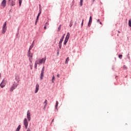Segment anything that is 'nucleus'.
<instances>
[{
    "instance_id": "25",
    "label": "nucleus",
    "mask_w": 131,
    "mask_h": 131,
    "mask_svg": "<svg viewBox=\"0 0 131 131\" xmlns=\"http://www.w3.org/2000/svg\"><path fill=\"white\" fill-rule=\"evenodd\" d=\"M37 65H38V63H37L36 61H35V68H37Z\"/></svg>"
},
{
    "instance_id": "47",
    "label": "nucleus",
    "mask_w": 131,
    "mask_h": 131,
    "mask_svg": "<svg viewBox=\"0 0 131 131\" xmlns=\"http://www.w3.org/2000/svg\"><path fill=\"white\" fill-rule=\"evenodd\" d=\"M129 58H130L129 56H128V59H129Z\"/></svg>"
},
{
    "instance_id": "23",
    "label": "nucleus",
    "mask_w": 131,
    "mask_h": 131,
    "mask_svg": "<svg viewBox=\"0 0 131 131\" xmlns=\"http://www.w3.org/2000/svg\"><path fill=\"white\" fill-rule=\"evenodd\" d=\"M128 25L130 27H131V20L129 19L128 21Z\"/></svg>"
},
{
    "instance_id": "49",
    "label": "nucleus",
    "mask_w": 131,
    "mask_h": 131,
    "mask_svg": "<svg viewBox=\"0 0 131 131\" xmlns=\"http://www.w3.org/2000/svg\"><path fill=\"white\" fill-rule=\"evenodd\" d=\"M0 78H1V73H0Z\"/></svg>"
},
{
    "instance_id": "8",
    "label": "nucleus",
    "mask_w": 131,
    "mask_h": 131,
    "mask_svg": "<svg viewBox=\"0 0 131 131\" xmlns=\"http://www.w3.org/2000/svg\"><path fill=\"white\" fill-rule=\"evenodd\" d=\"M24 125L25 126V127L27 129L28 127V120H27V118H25L24 120Z\"/></svg>"
},
{
    "instance_id": "48",
    "label": "nucleus",
    "mask_w": 131,
    "mask_h": 131,
    "mask_svg": "<svg viewBox=\"0 0 131 131\" xmlns=\"http://www.w3.org/2000/svg\"><path fill=\"white\" fill-rule=\"evenodd\" d=\"M10 1H11V0H8V2H10Z\"/></svg>"
},
{
    "instance_id": "34",
    "label": "nucleus",
    "mask_w": 131,
    "mask_h": 131,
    "mask_svg": "<svg viewBox=\"0 0 131 131\" xmlns=\"http://www.w3.org/2000/svg\"><path fill=\"white\" fill-rule=\"evenodd\" d=\"M30 67L31 70H32V64H30Z\"/></svg>"
},
{
    "instance_id": "2",
    "label": "nucleus",
    "mask_w": 131,
    "mask_h": 131,
    "mask_svg": "<svg viewBox=\"0 0 131 131\" xmlns=\"http://www.w3.org/2000/svg\"><path fill=\"white\" fill-rule=\"evenodd\" d=\"M46 60H47V58L45 57L42 59H37L36 62L38 65H40V64H45L46 63Z\"/></svg>"
},
{
    "instance_id": "18",
    "label": "nucleus",
    "mask_w": 131,
    "mask_h": 131,
    "mask_svg": "<svg viewBox=\"0 0 131 131\" xmlns=\"http://www.w3.org/2000/svg\"><path fill=\"white\" fill-rule=\"evenodd\" d=\"M83 3V0H80V6L81 7H82Z\"/></svg>"
},
{
    "instance_id": "14",
    "label": "nucleus",
    "mask_w": 131,
    "mask_h": 131,
    "mask_svg": "<svg viewBox=\"0 0 131 131\" xmlns=\"http://www.w3.org/2000/svg\"><path fill=\"white\" fill-rule=\"evenodd\" d=\"M92 21H93V18L92 17V16H90L89 24H88L89 27H91V24H92Z\"/></svg>"
},
{
    "instance_id": "38",
    "label": "nucleus",
    "mask_w": 131,
    "mask_h": 131,
    "mask_svg": "<svg viewBox=\"0 0 131 131\" xmlns=\"http://www.w3.org/2000/svg\"><path fill=\"white\" fill-rule=\"evenodd\" d=\"M26 131H31V130H30L29 128H28Z\"/></svg>"
},
{
    "instance_id": "44",
    "label": "nucleus",
    "mask_w": 131,
    "mask_h": 131,
    "mask_svg": "<svg viewBox=\"0 0 131 131\" xmlns=\"http://www.w3.org/2000/svg\"><path fill=\"white\" fill-rule=\"evenodd\" d=\"M33 43H34V41H33V43H32V45H33Z\"/></svg>"
},
{
    "instance_id": "27",
    "label": "nucleus",
    "mask_w": 131,
    "mask_h": 131,
    "mask_svg": "<svg viewBox=\"0 0 131 131\" xmlns=\"http://www.w3.org/2000/svg\"><path fill=\"white\" fill-rule=\"evenodd\" d=\"M72 25H73L72 22L71 21V22L70 23V25H69L70 27H72Z\"/></svg>"
},
{
    "instance_id": "43",
    "label": "nucleus",
    "mask_w": 131,
    "mask_h": 131,
    "mask_svg": "<svg viewBox=\"0 0 131 131\" xmlns=\"http://www.w3.org/2000/svg\"><path fill=\"white\" fill-rule=\"evenodd\" d=\"M68 63V62L67 61V60H66V64H67Z\"/></svg>"
},
{
    "instance_id": "37",
    "label": "nucleus",
    "mask_w": 131,
    "mask_h": 131,
    "mask_svg": "<svg viewBox=\"0 0 131 131\" xmlns=\"http://www.w3.org/2000/svg\"><path fill=\"white\" fill-rule=\"evenodd\" d=\"M44 29H45V30H46V29H47V26H45Z\"/></svg>"
},
{
    "instance_id": "30",
    "label": "nucleus",
    "mask_w": 131,
    "mask_h": 131,
    "mask_svg": "<svg viewBox=\"0 0 131 131\" xmlns=\"http://www.w3.org/2000/svg\"><path fill=\"white\" fill-rule=\"evenodd\" d=\"M48 25H49V23H46L45 26H48Z\"/></svg>"
},
{
    "instance_id": "36",
    "label": "nucleus",
    "mask_w": 131,
    "mask_h": 131,
    "mask_svg": "<svg viewBox=\"0 0 131 131\" xmlns=\"http://www.w3.org/2000/svg\"><path fill=\"white\" fill-rule=\"evenodd\" d=\"M66 61H69V57H68V58H67Z\"/></svg>"
},
{
    "instance_id": "5",
    "label": "nucleus",
    "mask_w": 131,
    "mask_h": 131,
    "mask_svg": "<svg viewBox=\"0 0 131 131\" xmlns=\"http://www.w3.org/2000/svg\"><path fill=\"white\" fill-rule=\"evenodd\" d=\"M27 118L28 121H30L31 120V113H30V111L28 110L27 112Z\"/></svg>"
},
{
    "instance_id": "50",
    "label": "nucleus",
    "mask_w": 131,
    "mask_h": 131,
    "mask_svg": "<svg viewBox=\"0 0 131 131\" xmlns=\"http://www.w3.org/2000/svg\"><path fill=\"white\" fill-rule=\"evenodd\" d=\"M93 2H95V0H93Z\"/></svg>"
},
{
    "instance_id": "15",
    "label": "nucleus",
    "mask_w": 131,
    "mask_h": 131,
    "mask_svg": "<svg viewBox=\"0 0 131 131\" xmlns=\"http://www.w3.org/2000/svg\"><path fill=\"white\" fill-rule=\"evenodd\" d=\"M20 129H21V125H19L15 130V131H20Z\"/></svg>"
},
{
    "instance_id": "9",
    "label": "nucleus",
    "mask_w": 131,
    "mask_h": 131,
    "mask_svg": "<svg viewBox=\"0 0 131 131\" xmlns=\"http://www.w3.org/2000/svg\"><path fill=\"white\" fill-rule=\"evenodd\" d=\"M28 57L29 58L30 62L32 63V61L31 60L32 59V54L30 53V51H28Z\"/></svg>"
},
{
    "instance_id": "11",
    "label": "nucleus",
    "mask_w": 131,
    "mask_h": 131,
    "mask_svg": "<svg viewBox=\"0 0 131 131\" xmlns=\"http://www.w3.org/2000/svg\"><path fill=\"white\" fill-rule=\"evenodd\" d=\"M39 90V84H36L35 86V94H37Z\"/></svg>"
},
{
    "instance_id": "45",
    "label": "nucleus",
    "mask_w": 131,
    "mask_h": 131,
    "mask_svg": "<svg viewBox=\"0 0 131 131\" xmlns=\"http://www.w3.org/2000/svg\"><path fill=\"white\" fill-rule=\"evenodd\" d=\"M76 24H77V23H76V22H75V25H76Z\"/></svg>"
},
{
    "instance_id": "22",
    "label": "nucleus",
    "mask_w": 131,
    "mask_h": 131,
    "mask_svg": "<svg viewBox=\"0 0 131 131\" xmlns=\"http://www.w3.org/2000/svg\"><path fill=\"white\" fill-rule=\"evenodd\" d=\"M44 104H45L46 106H47L48 105V100H45V101L44 102Z\"/></svg>"
},
{
    "instance_id": "31",
    "label": "nucleus",
    "mask_w": 131,
    "mask_h": 131,
    "mask_svg": "<svg viewBox=\"0 0 131 131\" xmlns=\"http://www.w3.org/2000/svg\"><path fill=\"white\" fill-rule=\"evenodd\" d=\"M81 26H83V19L82 20Z\"/></svg>"
},
{
    "instance_id": "6",
    "label": "nucleus",
    "mask_w": 131,
    "mask_h": 131,
    "mask_svg": "<svg viewBox=\"0 0 131 131\" xmlns=\"http://www.w3.org/2000/svg\"><path fill=\"white\" fill-rule=\"evenodd\" d=\"M44 74H45V67H43L42 70L41 71V74H40V80H42V79H43Z\"/></svg>"
},
{
    "instance_id": "42",
    "label": "nucleus",
    "mask_w": 131,
    "mask_h": 131,
    "mask_svg": "<svg viewBox=\"0 0 131 131\" xmlns=\"http://www.w3.org/2000/svg\"><path fill=\"white\" fill-rule=\"evenodd\" d=\"M99 24H100L101 25H102V22L99 21Z\"/></svg>"
},
{
    "instance_id": "10",
    "label": "nucleus",
    "mask_w": 131,
    "mask_h": 131,
    "mask_svg": "<svg viewBox=\"0 0 131 131\" xmlns=\"http://www.w3.org/2000/svg\"><path fill=\"white\" fill-rule=\"evenodd\" d=\"M6 6H7V1L3 0L1 3V6L3 8H6Z\"/></svg>"
},
{
    "instance_id": "16",
    "label": "nucleus",
    "mask_w": 131,
    "mask_h": 131,
    "mask_svg": "<svg viewBox=\"0 0 131 131\" xmlns=\"http://www.w3.org/2000/svg\"><path fill=\"white\" fill-rule=\"evenodd\" d=\"M15 0H12L11 1V6H12V7L15 6Z\"/></svg>"
},
{
    "instance_id": "12",
    "label": "nucleus",
    "mask_w": 131,
    "mask_h": 131,
    "mask_svg": "<svg viewBox=\"0 0 131 131\" xmlns=\"http://www.w3.org/2000/svg\"><path fill=\"white\" fill-rule=\"evenodd\" d=\"M15 79L16 81L15 82H17V84H19V82L20 81V77H19V76H16Z\"/></svg>"
},
{
    "instance_id": "46",
    "label": "nucleus",
    "mask_w": 131,
    "mask_h": 131,
    "mask_svg": "<svg viewBox=\"0 0 131 131\" xmlns=\"http://www.w3.org/2000/svg\"><path fill=\"white\" fill-rule=\"evenodd\" d=\"M53 121H54V119L52 120V122H53Z\"/></svg>"
},
{
    "instance_id": "7",
    "label": "nucleus",
    "mask_w": 131,
    "mask_h": 131,
    "mask_svg": "<svg viewBox=\"0 0 131 131\" xmlns=\"http://www.w3.org/2000/svg\"><path fill=\"white\" fill-rule=\"evenodd\" d=\"M6 83H7V81L5 79H3L0 84L1 88H2V89L5 88V86H6Z\"/></svg>"
},
{
    "instance_id": "40",
    "label": "nucleus",
    "mask_w": 131,
    "mask_h": 131,
    "mask_svg": "<svg viewBox=\"0 0 131 131\" xmlns=\"http://www.w3.org/2000/svg\"><path fill=\"white\" fill-rule=\"evenodd\" d=\"M59 76H60V75H59V74L57 75V77H59Z\"/></svg>"
},
{
    "instance_id": "29",
    "label": "nucleus",
    "mask_w": 131,
    "mask_h": 131,
    "mask_svg": "<svg viewBox=\"0 0 131 131\" xmlns=\"http://www.w3.org/2000/svg\"><path fill=\"white\" fill-rule=\"evenodd\" d=\"M40 14H41V11H40L39 12V13H38V16H40Z\"/></svg>"
},
{
    "instance_id": "3",
    "label": "nucleus",
    "mask_w": 131,
    "mask_h": 131,
    "mask_svg": "<svg viewBox=\"0 0 131 131\" xmlns=\"http://www.w3.org/2000/svg\"><path fill=\"white\" fill-rule=\"evenodd\" d=\"M7 32V21H5L2 27V34H5Z\"/></svg>"
},
{
    "instance_id": "1",
    "label": "nucleus",
    "mask_w": 131,
    "mask_h": 131,
    "mask_svg": "<svg viewBox=\"0 0 131 131\" xmlns=\"http://www.w3.org/2000/svg\"><path fill=\"white\" fill-rule=\"evenodd\" d=\"M18 85H19V84H18V82H16V81H14L12 85L10 88V92H12L14 91V90H16Z\"/></svg>"
},
{
    "instance_id": "21",
    "label": "nucleus",
    "mask_w": 131,
    "mask_h": 131,
    "mask_svg": "<svg viewBox=\"0 0 131 131\" xmlns=\"http://www.w3.org/2000/svg\"><path fill=\"white\" fill-rule=\"evenodd\" d=\"M33 48V45H32L30 46L29 51H30V50Z\"/></svg>"
},
{
    "instance_id": "28",
    "label": "nucleus",
    "mask_w": 131,
    "mask_h": 131,
    "mask_svg": "<svg viewBox=\"0 0 131 131\" xmlns=\"http://www.w3.org/2000/svg\"><path fill=\"white\" fill-rule=\"evenodd\" d=\"M119 58L120 59H122V55H119Z\"/></svg>"
},
{
    "instance_id": "39",
    "label": "nucleus",
    "mask_w": 131,
    "mask_h": 131,
    "mask_svg": "<svg viewBox=\"0 0 131 131\" xmlns=\"http://www.w3.org/2000/svg\"><path fill=\"white\" fill-rule=\"evenodd\" d=\"M46 107H47V105H45V106H44V109H46Z\"/></svg>"
},
{
    "instance_id": "13",
    "label": "nucleus",
    "mask_w": 131,
    "mask_h": 131,
    "mask_svg": "<svg viewBox=\"0 0 131 131\" xmlns=\"http://www.w3.org/2000/svg\"><path fill=\"white\" fill-rule=\"evenodd\" d=\"M62 42H63V39H60L59 42V45H58L59 49H61L62 48Z\"/></svg>"
},
{
    "instance_id": "17",
    "label": "nucleus",
    "mask_w": 131,
    "mask_h": 131,
    "mask_svg": "<svg viewBox=\"0 0 131 131\" xmlns=\"http://www.w3.org/2000/svg\"><path fill=\"white\" fill-rule=\"evenodd\" d=\"M52 83H54L55 82V76H53L52 78Z\"/></svg>"
},
{
    "instance_id": "41",
    "label": "nucleus",
    "mask_w": 131,
    "mask_h": 131,
    "mask_svg": "<svg viewBox=\"0 0 131 131\" xmlns=\"http://www.w3.org/2000/svg\"><path fill=\"white\" fill-rule=\"evenodd\" d=\"M97 22H100V19H97Z\"/></svg>"
},
{
    "instance_id": "26",
    "label": "nucleus",
    "mask_w": 131,
    "mask_h": 131,
    "mask_svg": "<svg viewBox=\"0 0 131 131\" xmlns=\"http://www.w3.org/2000/svg\"><path fill=\"white\" fill-rule=\"evenodd\" d=\"M61 25L59 26L58 31H60V30H61Z\"/></svg>"
},
{
    "instance_id": "33",
    "label": "nucleus",
    "mask_w": 131,
    "mask_h": 131,
    "mask_svg": "<svg viewBox=\"0 0 131 131\" xmlns=\"http://www.w3.org/2000/svg\"><path fill=\"white\" fill-rule=\"evenodd\" d=\"M64 35H65V34L63 35V36L62 37V38L60 39H62V40H64Z\"/></svg>"
},
{
    "instance_id": "24",
    "label": "nucleus",
    "mask_w": 131,
    "mask_h": 131,
    "mask_svg": "<svg viewBox=\"0 0 131 131\" xmlns=\"http://www.w3.org/2000/svg\"><path fill=\"white\" fill-rule=\"evenodd\" d=\"M38 18H39V16H38L37 15V18H36V21H35V24H36L37 23V20H38Z\"/></svg>"
},
{
    "instance_id": "19",
    "label": "nucleus",
    "mask_w": 131,
    "mask_h": 131,
    "mask_svg": "<svg viewBox=\"0 0 131 131\" xmlns=\"http://www.w3.org/2000/svg\"><path fill=\"white\" fill-rule=\"evenodd\" d=\"M18 3H19V7H21V5L22 4V0H18Z\"/></svg>"
},
{
    "instance_id": "4",
    "label": "nucleus",
    "mask_w": 131,
    "mask_h": 131,
    "mask_svg": "<svg viewBox=\"0 0 131 131\" xmlns=\"http://www.w3.org/2000/svg\"><path fill=\"white\" fill-rule=\"evenodd\" d=\"M69 37H70V33H69V32H68L63 42V45L64 46H66L67 42H68V40L69 39Z\"/></svg>"
},
{
    "instance_id": "32",
    "label": "nucleus",
    "mask_w": 131,
    "mask_h": 131,
    "mask_svg": "<svg viewBox=\"0 0 131 131\" xmlns=\"http://www.w3.org/2000/svg\"><path fill=\"white\" fill-rule=\"evenodd\" d=\"M123 68L124 69L126 70V66H123Z\"/></svg>"
},
{
    "instance_id": "35",
    "label": "nucleus",
    "mask_w": 131,
    "mask_h": 131,
    "mask_svg": "<svg viewBox=\"0 0 131 131\" xmlns=\"http://www.w3.org/2000/svg\"><path fill=\"white\" fill-rule=\"evenodd\" d=\"M60 53V51L59 50H58V52H57V55L59 56V54Z\"/></svg>"
},
{
    "instance_id": "20",
    "label": "nucleus",
    "mask_w": 131,
    "mask_h": 131,
    "mask_svg": "<svg viewBox=\"0 0 131 131\" xmlns=\"http://www.w3.org/2000/svg\"><path fill=\"white\" fill-rule=\"evenodd\" d=\"M58 105H59V102L56 101V105H55V109H57V107H58Z\"/></svg>"
}]
</instances>
